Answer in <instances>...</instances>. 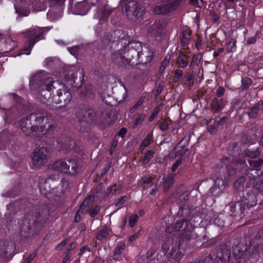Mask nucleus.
Wrapping results in <instances>:
<instances>
[{
	"mask_svg": "<svg viewBox=\"0 0 263 263\" xmlns=\"http://www.w3.org/2000/svg\"><path fill=\"white\" fill-rule=\"evenodd\" d=\"M19 126L26 136L33 137L47 145H53L64 153L69 152L70 138H58L59 128L54 117L43 108H37L26 117L22 118Z\"/></svg>",
	"mask_w": 263,
	"mask_h": 263,
	"instance_id": "f257e3e1",
	"label": "nucleus"
},
{
	"mask_svg": "<svg viewBox=\"0 0 263 263\" xmlns=\"http://www.w3.org/2000/svg\"><path fill=\"white\" fill-rule=\"evenodd\" d=\"M10 213L14 214L22 209L26 211L20 230L22 239H27L39 234L45 224L50 221L51 213L55 210L51 203L34 205L30 199L16 200L7 205Z\"/></svg>",
	"mask_w": 263,
	"mask_h": 263,
	"instance_id": "f03ea898",
	"label": "nucleus"
},
{
	"mask_svg": "<svg viewBox=\"0 0 263 263\" xmlns=\"http://www.w3.org/2000/svg\"><path fill=\"white\" fill-rule=\"evenodd\" d=\"M261 189V184L258 183V182L255 183H250V181L247 182L245 190L242 193H239L240 199L230 207L231 216L241 218L245 216L246 211L255 206L258 202Z\"/></svg>",
	"mask_w": 263,
	"mask_h": 263,
	"instance_id": "7ed1b4c3",
	"label": "nucleus"
},
{
	"mask_svg": "<svg viewBox=\"0 0 263 263\" xmlns=\"http://www.w3.org/2000/svg\"><path fill=\"white\" fill-rule=\"evenodd\" d=\"M59 179L58 174H52L48 177L41 176L39 177L38 186L41 194L46 198L48 199L51 202L52 199L56 200V198L61 199L63 198L65 193L68 189L69 185V181L68 179L63 178L60 181L62 189L59 192L58 187L53 185L51 186V183Z\"/></svg>",
	"mask_w": 263,
	"mask_h": 263,
	"instance_id": "20e7f679",
	"label": "nucleus"
},
{
	"mask_svg": "<svg viewBox=\"0 0 263 263\" xmlns=\"http://www.w3.org/2000/svg\"><path fill=\"white\" fill-rule=\"evenodd\" d=\"M29 86L34 93H40L43 90L50 92L55 89L57 93L66 87L61 81H54L51 77L46 78L41 73H36L30 78Z\"/></svg>",
	"mask_w": 263,
	"mask_h": 263,
	"instance_id": "39448f33",
	"label": "nucleus"
},
{
	"mask_svg": "<svg viewBox=\"0 0 263 263\" xmlns=\"http://www.w3.org/2000/svg\"><path fill=\"white\" fill-rule=\"evenodd\" d=\"M195 227L187 219L183 218L177 220L173 229L175 231H181L176 236V245L178 248H184L189 243L190 240L197 238V234L194 231Z\"/></svg>",
	"mask_w": 263,
	"mask_h": 263,
	"instance_id": "423d86ee",
	"label": "nucleus"
},
{
	"mask_svg": "<svg viewBox=\"0 0 263 263\" xmlns=\"http://www.w3.org/2000/svg\"><path fill=\"white\" fill-rule=\"evenodd\" d=\"M157 14H167L177 9L184 0H142Z\"/></svg>",
	"mask_w": 263,
	"mask_h": 263,
	"instance_id": "0eeeda50",
	"label": "nucleus"
},
{
	"mask_svg": "<svg viewBox=\"0 0 263 263\" xmlns=\"http://www.w3.org/2000/svg\"><path fill=\"white\" fill-rule=\"evenodd\" d=\"M128 37L126 40L121 39V43L122 45L124 44L122 48L118 51H116L113 52L111 54V58L114 62L119 66L123 67H127L130 63V61L128 59L126 58L124 54H125V50L127 47L133 49L135 54H137V53L139 51L138 50L141 47V43L139 42H134L128 40Z\"/></svg>",
	"mask_w": 263,
	"mask_h": 263,
	"instance_id": "6e6552de",
	"label": "nucleus"
},
{
	"mask_svg": "<svg viewBox=\"0 0 263 263\" xmlns=\"http://www.w3.org/2000/svg\"><path fill=\"white\" fill-rule=\"evenodd\" d=\"M44 32V30L39 27L30 28L22 32L25 39L22 54H30L34 45L42 39Z\"/></svg>",
	"mask_w": 263,
	"mask_h": 263,
	"instance_id": "1a4fd4ad",
	"label": "nucleus"
},
{
	"mask_svg": "<svg viewBox=\"0 0 263 263\" xmlns=\"http://www.w3.org/2000/svg\"><path fill=\"white\" fill-rule=\"evenodd\" d=\"M51 168L72 176L78 173L79 165L76 160L73 159H63L53 162L51 165Z\"/></svg>",
	"mask_w": 263,
	"mask_h": 263,
	"instance_id": "9d476101",
	"label": "nucleus"
},
{
	"mask_svg": "<svg viewBox=\"0 0 263 263\" xmlns=\"http://www.w3.org/2000/svg\"><path fill=\"white\" fill-rule=\"evenodd\" d=\"M250 168L246 170V175L250 178V183H255L259 182L262 176L258 174V172H260L258 169L263 163L262 158L257 157L256 159H248L247 160Z\"/></svg>",
	"mask_w": 263,
	"mask_h": 263,
	"instance_id": "9b49d317",
	"label": "nucleus"
},
{
	"mask_svg": "<svg viewBox=\"0 0 263 263\" xmlns=\"http://www.w3.org/2000/svg\"><path fill=\"white\" fill-rule=\"evenodd\" d=\"M96 113L94 110L88 104H80L77 110V118L80 124L86 126L95 118Z\"/></svg>",
	"mask_w": 263,
	"mask_h": 263,
	"instance_id": "f8f14e48",
	"label": "nucleus"
},
{
	"mask_svg": "<svg viewBox=\"0 0 263 263\" xmlns=\"http://www.w3.org/2000/svg\"><path fill=\"white\" fill-rule=\"evenodd\" d=\"M92 6L97 7L96 14L95 15L100 22L104 23L107 21L109 15L112 12L111 7L105 2L100 0H89Z\"/></svg>",
	"mask_w": 263,
	"mask_h": 263,
	"instance_id": "ddd939ff",
	"label": "nucleus"
},
{
	"mask_svg": "<svg viewBox=\"0 0 263 263\" xmlns=\"http://www.w3.org/2000/svg\"><path fill=\"white\" fill-rule=\"evenodd\" d=\"M144 10V7L135 1H130L125 5L126 16L130 20H135L142 16Z\"/></svg>",
	"mask_w": 263,
	"mask_h": 263,
	"instance_id": "4468645a",
	"label": "nucleus"
},
{
	"mask_svg": "<svg viewBox=\"0 0 263 263\" xmlns=\"http://www.w3.org/2000/svg\"><path fill=\"white\" fill-rule=\"evenodd\" d=\"M231 257V251L228 248L221 249L220 253L217 254V257L212 260V257H206L204 258H199L191 263H228Z\"/></svg>",
	"mask_w": 263,
	"mask_h": 263,
	"instance_id": "2eb2a0df",
	"label": "nucleus"
},
{
	"mask_svg": "<svg viewBox=\"0 0 263 263\" xmlns=\"http://www.w3.org/2000/svg\"><path fill=\"white\" fill-rule=\"evenodd\" d=\"M49 152L45 147H37L32 157L33 165L37 167L44 165L47 161Z\"/></svg>",
	"mask_w": 263,
	"mask_h": 263,
	"instance_id": "dca6fc26",
	"label": "nucleus"
},
{
	"mask_svg": "<svg viewBox=\"0 0 263 263\" xmlns=\"http://www.w3.org/2000/svg\"><path fill=\"white\" fill-rule=\"evenodd\" d=\"M251 242L249 245L244 243L240 241L239 239H236L232 246V252L236 259H240L244 258L246 255V252L249 249V246L251 245Z\"/></svg>",
	"mask_w": 263,
	"mask_h": 263,
	"instance_id": "f3484780",
	"label": "nucleus"
},
{
	"mask_svg": "<svg viewBox=\"0 0 263 263\" xmlns=\"http://www.w3.org/2000/svg\"><path fill=\"white\" fill-rule=\"evenodd\" d=\"M138 60L142 64L151 63L154 57V52L148 45H144L140 51L137 53Z\"/></svg>",
	"mask_w": 263,
	"mask_h": 263,
	"instance_id": "a211bd4d",
	"label": "nucleus"
},
{
	"mask_svg": "<svg viewBox=\"0 0 263 263\" xmlns=\"http://www.w3.org/2000/svg\"><path fill=\"white\" fill-rule=\"evenodd\" d=\"M57 96L59 97L57 103L61 104L59 105V107L66 108L72 99L70 89L66 87L62 90L58 91Z\"/></svg>",
	"mask_w": 263,
	"mask_h": 263,
	"instance_id": "6ab92c4d",
	"label": "nucleus"
},
{
	"mask_svg": "<svg viewBox=\"0 0 263 263\" xmlns=\"http://www.w3.org/2000/svg\"><path fill=\"white\" fill-rule=\"evenodd\" d=\"M16 45L15 41L10 36H6L0 38V54L7 53L13 49Z\"/></svg>",
	"mask_w": 263,
	"mask_h": 263,
	"instance_id": "aec40b11",
	"label": "nucleus"
},
{
	"mask_svg": "<svg viewBox=\"0 0 263 263\" xmlns=\"http://www.w3.org/2000/svg\"><path fill=\"white\" fill-rule=\"evenodd\" d=\"M91 7L87 1L78 2L71 6V11L74 14L85 15L90 10Z\"/></svg>",
	"mask_w": 263,
	"mask_h": 263,
	"instance_id": "412c9836",
	"label": "nucleus"
},
{
	"mask_svg": "<svg viewBox=\"0 0 263 263\" xmlns=\"http://www.w3.org/2000/svg\"><path fill=\"white\" fill-rule=\"evenodd\" d=\"M77 72V67L73 65H65L63 68V75L65 80L72 81L73 84H76Z\"/></svg>",
	"mask_w": 263,
	"mask_h": 263,
	"instance_id": "4be33fe9",
	"label": "nucleus"
},
{
	"mask_svg": "<svg viewBox=\"0 0 263 263\" xmlns=\"http://www.w3.org/2000/svg\"><path fill=\"white\" fill-rule=\"evenodd\" d=\"M151 35L161 37L165 33V25L162 21H156L149 28Z\"/></svg>",
	"mask_w": 263,
	"mask_h": 263,
	"instance_id": "5701e85b",
	"label": "nucleus"
},
{
	"mask_svg": "<svg viewBox=\"0 0 263 263\" xmlns=\"http://www.w3.org/2000/svg\"><path fill=\"white\" fill-rule=\"evenodd\" d=\"M126 249V244L123 241H119L115 248L112 253L114 260L120 261L123 259V255Z\"/></svg>",
	"mask_w": 263,
	"mask_h": 263,
	"instance_id": "b1692460",
	"label": "nucleus"
},
{
	"mask_svg": "<svg viewBox=\"0 0 263 263\" xmlns=\"http://www.w3.org/2000/svg\"><path fill=\"white\" fill-rule=\"evenodd\" d=\"M211 106L213 114L221 111L225 106L224 99L223 98L218 99L217 97L214 98L212 99Z\"/></svg>",
	"mask_w": 263,
	"mask_h": 263,
	"instance_id": "393cba45",
	"label": "nucleus"
},
{
	"mask_svg": "<svg viewBox=\"0 0 263 263\" xmlns=\"http://www.w3.org/2000/svg\"><path fill=\"white\" fill-rule=\"evenodd\" d=\"M123 185L122 183L117 184L116 183L108 187L104 192V197L107 198L110 194L115 196L119 195L123 190Z\"/></svg>",
	"mask_w": 263,
	"mask_h": 263,
	"instance_id": "a878e982",
	"label": "nucleus"
},
{
	"mask_svg": "<svg viewBox=\"0 0 263 263\" xmlns=\"http://www.w3.org/2000/svg\"><path fill=\"white\" fill-rule=\"evenodd\" d=\"M188 245L189 244H187L184 248H178L177 245H176V242L175 243V246H174V244L173 243V247H172L171 251L168 253L170 257L174 259L176 261H179L183 256L181 250H183V251L185 250Z\"/></svg>",
	"mask_w": 263,
	"mask_h": 263,
	"instance_id": "bb28decb",
	"label": "nucleus"
},
{
	"mask_svg": "<svg viewBox=\"0 0 263 263\" xmlns=\"http://www.w3.org/2000/svg\"><path fill=\"white\" fill-rule=\"evenodd\" d=\"M188 245L189 244H187L184 248H178L177 245H176V242L175 243V246H174V244L173 243V247H172L171 251L168 253L170 257L174 259L176 261H179L183 256L181 250H183V251L185 250Z\"/></svg>",
	"mask_w": 263,
	"mask_h": 263,
	"instance_id": "cd10ccee",
	"label": "nucleus"
},
{
	"mask_svg": "<svg viewBox=\"0 0 263 263\" xmlns=\"http://www.w3.org/2000/svg\"><path fill=\"white\" fill-rule=\"evenodd\" d=\"M176 236H174L172 237H170L167 235L165 236L163 238V242L161 246V249L164 254H166L170 248L171 245L173 246L175 245Z\"/></svg>",
	"mask_w": 263,
	"mask_h": 263,
	"instance_id": "c85d7f7f",
	"label": "nucleus"
},
{
	"mask_svg": "<svg viewBox=\"0 0 263 263\" xmlns=\"http://www.w3.org/2000/svg\"><path fill=\"white\" fill-rule=\"evenodd\" d=\"M245 181L246 178L244 176H240L235 180L233 184L235 194H238V196H239V193H242L245 190V186H244Z\"/></svg>",
	"mask_w": 263,
	"mask_h": 263,
	"instance_id": "c756f323",
	"label": "nucleus"
},
{
	"mask_svg": "<svg viewBox=\"0 0 263 263\" xmlns=\"http://www.w3.org/2000/svg\"><path fill=\"white\" fill-rule=\"evenodd\" d=\"M260 154L259 148L257 147L255 149L246 148L242 153L243 158H249L250 159H256Z\"/></svg>",
	"mask_w": 263,
	"mask_h": 263,
	"instance_id": "7c9ffc66",
	"label": "nucleus"
},
{
	"mask_svg": "<svg viewBox=\"0 0 263 263\" xmlns=\"http://www.w3.org/2000/svg\"><path fill=\"white\" fill-rule=\"evenodd\" d=\"M21 191V185L20 183H18L13 189L2 193V195L6 198H14L20 194Z\"/></svg>",
	"mask_w": 263,
	"mask_h": 263,
	"instance_id": "2f4dec72",
	"label": "nucleus"
},
{
	"mask_svg": "<svg viewBox=\"0 0 263 263\" xmlns=\"http://www.w3.org/2000/svg\"><path fill=\"white\" fill-rule=\"evenodd\" d=\"M192 211V208L189 205L183 204L179 207L177 214L179 216L190 218Z\"/></svg>",
	"mask_w": 263,
	"mask_h": 263,
	"instance_id": "473e14b6",
	"label": "nucleus"
},
{
	"mask_svg": "<svg viewBox=\"0 0 263 263\" xmlns=\"http://www.w3.org/2000/svg\"><path fill=\"white\" fill-rule=\"evenodd\" d=\"M190 57L189 55L181 52L179 53L177 58V63L180 68H185L187 66L189 63Z\"/></svg>",
	"mask_w": 263,
	"mask_h": 263,
	"instance_id": "72a5a7b5",
	"label": "nucleus"
},
{
	"mask_svg": "<svg viewBox=\"0 0 263 263\" xmlns=\"http://www.w3.org/2000/svg\"><path fill=\"white\" fill-rule=\"evenodd\" d=\"M154 179V178L150 175H144L138 181V185L143 188V190H145L146 189V185H151L152 186L153 184V181Z\"/></svg>",
	"mask_w": 263,
	"mask_h": 263,
	"instance_id": "f704fd0d",
	"label": "nucleus"
},
{
	"mask_svg": "<svg viewBox=\"0 0 263 263\" xmlns=\"http://www.w3.org/2000/svg\"><path fill=\"white\" fill-rule=\"evenodd\" d=\"M14 8L19 16H27L30 14L29 9L23 4H14Z\"/></svg>",
	"mask_w": 263,
	"mask_h": 263,
	"instance_id": "c9c22d12",
	"label": "nucleus"
},
{
	"mask_svg": "<svg viewBox=\"0 0 263 263\" xmlns=\"http://www.w3.org/2000/svg\"><path fill=\"white\" fill-rule=\"evenodd\" d=\"M191 31L187 30H183L180 35V40L181 46L183 47L187 46L190 41V35Z\"/></svg>",
	"mask_w": 263,
	"mask_h": 263,
	"instance_id": "e433bc0d",
	"label": "nucleus"
},
{
	"mask_svg": "<svg viewBox=\"0 0 263 263\" xmlns=\"http://www.w3.org/2000/svg\"><path fill=\"white\" fill-rule=\"evenodd\" d=\"M202 55L203 54L201 52H199L197 54H194L192 56L189 66L190 70H192L195 68V66H198L202 60Z\"/></svg>",
	"mask_w": 263,
	"mask_h": 263,
	"instance_id": "4c0bfd02",
	"label": "nucleus"
},
{
	"mask_svg": "<svg viewBox=\"0 0 263 263\" xmlns=\"http://www.w3.org/2000/svg\"><path fill=\"white\" fill-rule=\"evenodd\" d=\"M175 179L173 176H168L164 178L163 184V191L167 192L174 183Z\"/></svg>",
	"mask_w": 263,
	"mask_h": 263,
	"instance_id": "58836bf2",
	"label": "nucleus"
},
{
	"mask_svg": "<svg viewBox=\"0 0 263 263\" xmlns=\"http://www.w3.org/2000/svg\"><path fill=\"white\" fill-rule=\"evenodd\" d=\"M260 102L255 104L254 106L250 107L248 109L247 112L249 117L251 119H254L257 117V115L260 109Z\"/></svg>",
	"mask_w": 263,
	"mask_h": 263,
	"instance_id": "ea45409f",
	"label": "nucleus"
},
{
	"mask_svg": "<svg viewBox=\"0 0 263 263\" xmlns=\"http://www.w3.org/2000/svg\"><path fill=\"white\" fill-rule=\"evenodd\" d=\"M57 11H55L53 8H50L49 9L47 13V17L50 21H53L57 19L60 15L61 12V5H59Z\"/></svg>",
	"mask_w": 263,
	"mask_h": 263,
	"instance_id": "a19ab883",
	"label": "nucleus"
},
{
	"mask_svg": "<svg viewBox=\"0 0 263 263\" xmlns=\"http://www.w3.org/2000/svg\"><path fill=\"white\" fill-rule=\"evenodd\" d=\"M109 229L107 227H104L102 229L98 231L96 234L97 239L102 241L106 239L109 235Z\"/></svg>",
	"mask_w": 263,
	"mask_h": 263,
	"instance_id": "79ce46f5",
	"label": "nucleus"
},
{
	"mask_svg": "<svg viewBox=\"0 0 263 263\" xmlns=\"http://www.w3.org/2000/svg\"><path fill=\"white\" fill-rule=\"evenodd\" d=\"M153 133H149L147 134L145 138L143 140L139 146V150L142 151L153 141Z\"/></svg>",
	"mask_w": 263,
	"mask_h": 263,
	"instance_id": "37998d69",
	"label": "nucleus"
},
{
	"mask_svg": "<svg viewBox=\"0 0 263 263\" xmlns=\"http://www.w3.org/2000/svg\"><path fill=\"white\" fill-rule=\"evenodd\" d=\"M191 135L189 134H186L184 136L182 139L174 146V149L176 150L179 147H186L189 145Z\"/></svg>",
	"mask_w": 263,
	"mask_h": 263,
	"instance_id": "c03bdc74",
	"label": "nucleus"
},
{
	"mask_svg": "<svg viewBox=\"0 0 263 263\" xmlns=\"http://www.w3.org/2000/svg\"><path fill=\"white\" fill-rule=\"evenodd\" d=\"M17 108L15 106H13L10 109H6L5 110V120H9V119H13L16 118L20 114V112H15Z\"/></svg>",
	"mask_w": 263,
	"mask_h": 263,
	"instance_id": "a18cd8bd",
	"label": "nucleus"
},
{
	"mask_svg": "<svg viewBox=\"0 0 263 263\" xmlns=\"http://www.w3.org/2000/svg\"><path fill=\"white\" fill-rule=\"evenodd\" d=\"M145 100V96H141L135 104L129 109V112L130 114H134L143 105Z\"/></svg>",
	"mask_w": 263,
	"mask_h": 263,
	"instance_id": "49530a36",
	"label": "nucleus"
},
{
	"mask_svg": "<svg viewBox=\"0 0 263 263\" xmlns=\"http://www.w3.org/2000/svg\"><path fill=\"white\" fill-rule=\"evenodd\" d=\"M230 161V158L225 157L222 159V162L225 163L226 166L227 167L228 173L230 176L234 175L237 172V169L236 168V164H231L229 165L227 163L224 162V161Z\"/></svg>",
	"mask_w": 263,
	"mask_h": 263,
	"instance_id": "de8ad7c7",
	"label": "nucleus"
},
{
	"mask_svg": "<svg viewBox=\"0 0 263 263\" xmlns=\"http://www.w3.org/2000/svg\"><path fill=\"white\" fill-rule=\"evenodd\" d=\"M236 40L234 39H231L226 44V51L227 53L234 52L236 51Z\"/></svg>",
	"mask_w": 263,
	"mask_h": 263,
	"instance_id": "09e8293b",
	"label": "nucleus"
},
{
	"mask_svg": "<svg viewBox=\"0 0 263 263\" xmlns=\"http://www.w3.org/2000/svg\"><path fill=\"white\" fill-rule=\"evenodd\" d=\"M241 90L245 91L252 85V80L251 78L246 77L241 79Z\"/></svg>",
	"mask_w": 263,
	"mask_h": 263,
	"instance_id": "8fccbe9b",
	"label": "nucleus"
},
{
	"mask_svg": "<svg viewBox=\"0 0 263 263\" xmlns=\"http://www.w3.org/2000/svg\"><path fill=\"white\" fill-rule=\"evenodd\" d=\"M224 187V181L222 178L217 177L214 181V188L223 190Z\"/></svg>",
	"mask_w": 263,
	"mask_h": 263,
	"instance_id": "3c124183",
	"label": "nucleus"
},
{
	"mask_svg": "<svg viewBox=\"0 0 263 263\" xmlns=\"http://www.w3.org/2000/svg\"><path fill=\"white\" fill-rule=\"evenodd\" d=\"M177 154L179 156L178 158H181V159H183L185 156L189 154V149L185 147H179L176 149Z\"/></svg>",
	"mask_w": 263,
	"mask_h": 263,
	"instance_id": "603ef678",
	"label": "nucleus"
},
{
	"mask_svg": "<svg viewBox=\"0 0 263 263\" xmlns=\"http://www.w3.org/2000/svg\"><path fill=\"white\" fill-rule=\"evenodd\" d=\"M154 152L151 150L147 151L144 154L142 159V162L144 164H147L154 157Z\"/></svg>",
	"mask_w": 263,
	"mask_h": 263,
	"instance_id": "864d4df0",
	"label": "nucleus"
},
{
	"mask_svg": "<svg viewBox=\"0 0 263 263\" xmlns=\"http://www.w3.org/2000/svg\"><path fill=\"white\" fill-rule=\"evenodd\" d=\"M139 219V216L137 214L131 215L128 218L129 226L130 228H134L137 224Z\"/></svg>",
	"mask_w": 263,
	"mask_h": 263,
	"instance_id": "5fc2aeb1",
	"label": "nucleus"
},
{
	"mask_svg": "<svg viewBox=\"0 0 263 263\" xmlns=\"http://www.w3.org/2000/svg\"><path fill=\"white\" fill-rule=\"evenodd\" d=\"M145 115L144 114H141L138 115L134 121L133 127L135 128L139 125H141L143 122Z\"/></svg>",
	"mask_w": 263,
	"mask_h": 263,
	"instance_id": "6e6d98bb",
	"label": "nucleus"
},
{
	"mask_svg": "<svg viewBox=\"0 0 263 263\" xmlns=\"http://www.w3.org/2000/svg\"><path fill=\"white\" fill-rule=\"evenodd\" d=\"M8 251L7 249V246L6 245V242L5 241H0V256H7Z\"/></svg>",
	"mask_w": 263,
	"mask_h": 263,
	"instance_id": "4d7b16f0",
	"label": "nucleus"
},
{
	"mask_svg": "<svg viewBox=\"0 0 263 263\" xmlns=\"http://www.w3.org/2000/svg\"><path fill=\"white\" fill-rule=\"evenodd\" d=\"M37 254V250H34L33 252H32L29 254L28 257L23 258V263H31V262L34 260L35 257L36 256Z\"/></svg>",
	"mask_w": 263,
	"mask_h": 263,
	"instance_id": "13d9d810",
	"label": "nucleus"
},
{
	"mask_svg": "<svg viewBox=\"0 0 263 263\" xmlns=\"http://www.w3.org/2000/svg\"><path fill=\"white\" fill-rule=\"evenodd\" d=\"M100 211V207L99 205H96L95 207H92L88 210V213L91 218H94L99 213Z\"/></svg>",
	"mask_w": 263,
	"mask_h": 263,
	"instance_id": "bf43d9fd",
	"label": "nucleus"
},
{
	"mask_svg": "<svg viewBox=\"0 0 263 263\" xmlns=\"http://www.w3.org/2000/svg\"><path fill=\"white\" fill-rule=\"evenodd\" d=\"M160 105H160L159 106H157L154 108L151 115H150L148 119V121L149 122H152V121H153L156 117L157 116V115L159 112L160 110Z\"/></svg>",
	"mask_w": 263,
	"mask_h": 263,
	"instance_id": "052dcab7",
	"label": "nucleus"
},
{
	"mask_svg": "<svg viewBox=\"0 0 263 263\" xmlns=\"http://www.w3.org/2000/svg\"><path fill=\"white\" fill-rule=\"evenodd\" d=\"M233 151L231 149L229 150L230 155L232 156H235L239 154V147L236 143L234 142L232 144Z\"/></svg>",
	"mask_w": 263,
	"mask_h": 263,
	"instance_id": "680f3d73",
	"label": "nucleus"
},
{
	"mask_svg": "<svg viewBox=\"0 0 263 263\" xmlns=\"http://www.w3.org/2000/svg\"><path fill=\"white\" fill-rule=\"evenodd\" d=\"M194 74L191 72H187L184 76L186 81L189 82V85L192 86L194 82Z\"/></svg>",
	"mask_w": 263,
	"mask_h": 263,
	"instance_id": "e2e57ef3",
	"label": "nucleus"
},
{
	"mask_svg": "<svg viewBox=\"0 0 263 263\" xmlns=\"http://www.w3.org/2000/svg\"><path fill=\"white\" fill-rule=\"evenodd\" d=\"M127 197L124 195L120 198H119L115 203V206L118 208V209H120L122 207V205L125 203Z\"/></svg>",
	"mask_w": 263,
	"mask_h": 263,
	"instance_id": "0e129e2a",
	"label": "nucleus"
},
{
	"mask_svg": "<svg viewBox=\"0 0 263 263\" xmlns=\"http://www.w3.org/2000/svg\"><path fill=\"white\" fill-rule=\"evenodd\" d=\"M260 34L259 31H257L253 36L249 37L247 40V44L251 45L254 44L256 41V39Z\"/></svg>",
	"mask_w": 263,
	"mask_h": 263,
	"instance_id": "69168bd1",
	"label": "nucleus"
},
{
	"mask_svg": "<svg viewBox=\"0 0 263 263\" xmlns=\"http://www.w3.org/2000/svg\"><path fill=\"white\" fill-rule=\"evenodd\" d=\"M229 119V118L227 117H223L222 118H219L218 120H215V124L217 125L218 126L220 125H223L224 124L228 123Z\"/></svg>",
	"mask_w": 263,
	"mask_h": 263,
	"instance_id": "338daca9",
	"label": "nucleus"
},
{
	"mask_svg": "<svg viewBox=\"0 0 263 263\" xmlns=\"http://www.w3.org/2000/svg\"><path fill=\"white\" fill-rule=\"evenodd\" d=\"M68 50L71 54L77 56L79 53L80 48L78 46H74L72 47L68 48Z\"/></svg>",
	"mask_w": 263,
	"mask_h": 263,
	"instance_id": "774afa93",
	"label": "nucleus"
}]
</instances>
